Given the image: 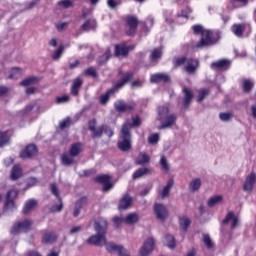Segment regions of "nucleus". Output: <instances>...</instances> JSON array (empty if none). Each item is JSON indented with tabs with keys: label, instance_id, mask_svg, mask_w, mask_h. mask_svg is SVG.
Segmentation results:
<instances>
[{
	"label": "nucleus",
	"instance_id": "obj_52",
	"mask_svg": "<svg viewBox=\"0 0 256 256\" xmlns=\"http://www.w3.org/2000/svg\"><path fill=\"white\" fill-rule=\"evenodd\" d=\"M85 205H87V197H82L78 201H76L74 207H76L78 209H83V207H85Z\"/></svg>",
	"mask_w": 256,
	"mask_h": 256
},
{
	"label": "nucleus",
	"instance_id": "obj_6",
	"mask_svg": "<svg viewBox=\"0 0 256 256\" xmlns=\"http://www.w3.org/2000/svg\"><path fill=\"white\" fill-rule=\"evenodd\" d=\"M31 225H33V221L26 219L22 222H18L13 225L11 229L12 235H19L21 231H24V233H27V231H31Z\"/></svg>",
	"mask_w": 256,
	"mask_h": 256
},
{
	"label": "nucleus",
	"instance_id": "obj_63",
	"mask_svg": "<svg viewBox=\"0 0 256 256\" xmlns=\"http://www.w3.org/2000/svg\"><path fill=\"white\" fill-rule=\"evenodd\" d=\"M35 107H37V104H29V105H27V106L24 108V110H23L24 115H27L28 113H31V111H32Z\"/></svg>",
	"mask_w": 256,
	"mask_h": 256
},
{
	"label": "nucleus",
	"instance_id": "obj_30",
	"mask_svg": "<svg viewBox=\"0 0 256 256\" xmlns=\"http://www.w3.org/2000/svg\"><path fill=\"white\" fill-rule=\"evenodd\" d=\"M36 83H39V78L32 76L21 81L20 85L21 87H29L31 85H36Z\"/></svg>",
	"mask_w": 256,
	"mask_h": 256
},
{
	"label": "nucleus",
	"instance_id": "obj_48",
	"mask_svg": "<svg viewBox=\"0 0 256 256\" xmlns=\"http://www.w3.org/2000/svg\"><path fill=\"white\" fill-rule=\"evenodd\" d=\"M58 200H59V205L52 206L50 208L51 213H61V211H63V199L58 198Z\"/></svg>",
	"mask_w": 256,
	"mask_h": 256
},
{
	"label": "nucleus",
	"instance_id": "obj_13",
	"mask_svg": "<svg viewBox=\"0 0 256 256\" xmlns=\"http://www.w3.org/2000/svg\"><path fill=\"white\" fill-rule=\"evenodd\" d=\"M256 175L255 173H251L246 177V180L243 185V191H247L251 193L253 191V187L255 186Z\"/></svg>",
	"mask_w": 256,
	"mask_h": 256
},
{
	"label": "nucleus",
	"instance_id": "obj_20",
	"mask_svg": "<svg viewBox=\"0 0 256 256\" xmlns=\"http://www.w3.org/2000/svg\"><path fill=\"white\" fill-rule=\"evenodd\" d=\"M57 241V234L55 232H46L42 237V243L44 245H53Z\"/></svg>",
	"mask_w": 256,
	"mask_h": 256
},
{
	"label": "nucleus",
	"instance_id": "obj_17",
	"mask_svg": "<svg viewBox=\"0 0 256 256\" xmlns=\"http://www.w3.org/2000/svg\"><path fill=\"white\" fill-rule=\"evenodd\" d=\"M131 203H133V198L129 196V194H125L119 202L118 209L120 211H125V209H129V207H131Z\"/></svg>",
	"mask_w": 256,
	"mask_h": 256
},
{
	"label": "nucleus",
	"instance_id": "obj_33",
	"mask_svg": "<svg viewBox=\"0 0 256 256\" xmlns=\"http://www.w3.org/2000/svg\"><path fill=\"white\" fill-rule=\"evenodd\" d=\"M243 31H245V25L243 24H234L232 26V32L236 37H243Z\"/></svg>",
	"mask_w": 256,
	"mask_h": 256
},
{
	"label": "nucleus",
	"instance_id": "obj_56",
	"mask_svg": "<svg viewBox=\"0 0 256 256\" xmlns=\"http://www.w3.org/2000/svg\"><path fill=\"white\" fill-rule=\"evenodd\" d=\"M111 178L109 177V175H100V176H97L95 181L97 183H103V185L105 183H108V181L110 180Z\"/></svg>",
	"mask_w": 256,
	"mask_h": 256
},
{
	"label": "nucleus",
	"instance_id": "obj_3",
	"mask_svg": "<svg viewBox=\"0 0 256 256\" xmlns=\"http://www.w3.org/2000/svg\"><path fill=\"white\" fill-rule=\"evenodd\" d=\"M117 147L122 153H129L132 149L131 144V130L126 125H122L120 131V141L117 143Z\"/></svg>",
	"mask_w": 256,
	"mask_h": 256
},
{
	"label": "nucleus",
	"instance_id": "obj_43",
	"mask_svg": "<svg viewBox=\"0 0 256 256\" xmlns=\"http://www.w3.org/2000/svg\"><path fill=\"white\" fill-rule=\"evenodd\" d=\"M63 51H65V46L61 45L58 49L54 51L52 54V59L54 61H59L61 59V55H63Z\"/></svg>",
	"mask_w": 256,
	"mask_h": 256
},
{
	"label": "nucleus",
	"instance_id": "obj_46",
	"mask_svg": "<svg viewBox=\"0 0 256 256\" xmlns=\"http://www.w3.org/2000/svg\"><path fill=\"white\" fill-rule=\"evenodd\" d=\"M71 123H73V120H71V117H66L60 122L59 127L63 131V129H67V127H71Z\"/></svg>",
	"mask_w": 256,
	"mask_h": 256
},
{
	"label": "nucleus",
	"instance_id": "obj_36",
	"mask_svg": "<svg viewBox=\"0 0 256 256\" xmlns=\"http://www.w3.org/2000/svg\"><path fill=\"white\" fill-rule=\"evenodd\" d=\"M22 175V170L21 167L19 165H15L12 168V172H11V179L12 181H17V179H19V177H21Z\"/></svg>",
	"mask_w": 256,
	"mask_h": 256
},
{
	"label": "nucleus",
	"instance_id": "obj_15",
	"mask_svg": "<svg viewBox=\"0 0 256 256\" xmlns=\"http://www.w3.org/2000/svg\"><path fill=\"white\" fill-rule=\"evenodd\" d=\"M197 67H199V61L195 59H187L186 66L184 67L186 73L193 74L197 71Z\"/></svg>",
	"mask_w": 256,
	"mask_h": 256
},
{
	"label": "nucleus",
	"instance_id": "obj_57",
	"mask_svg": "<svg viewBox=\"0 0 256 256\" xmlns=\"http://www.w3.org/2000/svg\"><path fill=\"white\" fill-rule=\"evenodd\" d=\"M185 63H187V58L185 57L175 58L174 60L175 67H181V65H185Z\"/></svg>",
	"mask_w": 256,
	"mask_h": 256
},
{
	"label": "nucleus",
	"instance_id": "obj_64",
	"mask_svg": "<svg viewBox=\"0 0 256 256\" xmlns=\"http://www.w3.org/2000/svg\"><path fill=\"white\" fill-rule=\"evenodd\" d=\"M107 5L110 7V9H115L119 6V3L115 0H107Z\"/></svg>",
	"mask_w": 256,
	"mask_h": 256
},
{
	"label": "nucleus",
	"instance_id": "obj_18",
	"mask_svg": "<svg viewBox=\"0 0 256 256\" xmlns=\"http://www.w3.org/2000/svg\"><path fill=\"white\" fill-rule=\"evenodd\" d=\"M130 79H133V72H128L124 75V77L117 82L114 87L112 89H110L111 91H118V89H121Z\"/></svg>",
	"mask_w": 256,
	"mask_h": 256
},
{
	"label": "nucleus",
	"instance_id": "obj_38",
	"mask_svg": "<svg viewBox=\"0 0 256 256\" xmlns=\"http://www.w3.org/2000/svg\"><path fill=\"white\" fill-rule=\"evenodd\" d=\"M9 141H11L9 134H7V132L0 131V148L5 147V145H9Z\"/></svg>",
	"mask_w": 256,
	"mask_h": 256
},
{
	"label": "nucleus",
	"instance_id": "obj_41",
	"mask_svg": "<svg viewBox=\"0 0 256 256\" xmlns=\"http://www.w3.org/2000/svg\"><path fill=\"white\" fill-rule=\"evenodd\" d=\"M160 167L162 171H165V173H169V162L167 161V157H165V155H162L160 158Z\"/></svg>",
	"mask_w": 256,
	"mask_h": 256
},
{
	"label": "nucleus",
	"instance_id": "obj_53",
	"mask_svg": "<svg viewBox=\"0 0 256 256\" xmlns=\"http://www.w3.org/2000/svg\"><path fill=\"white\" fill-rule=\"evenodd\" d=\"M207 95H209V91L208 90H205V89H202V90H199L198 91V103H201L205 97H207Z\"/></svg>",
	"mask_w": 256,
	"mask_h": 256
},
{
	"label": "nucleus",
	"instance_id": "obj_40",
	"mask_svg": "<svg viewBox=\"0 0 256 256\" xmlns=\"http://www.w3.org/2000/svg\"><path fill=\"white\" fill-rule=\"evenodd\" d=\"M222 201H223V196L221 195L214 196L208 200L207 205L208 207H215V205H218V203H221Z\"/></svg>",
	"mask_w": 256,
	"mask_h": 256
},
{
	"label": "nucleus",
	"instance_id": "obj_31",
	"mask_svg": "<svg viewBox=\"0 0 256 256\" xmlns=\"http://www.w3.org/2000/svg\"><path fill=\"white\" fill-rule=\"evenodd\" d=\"M74 156H71L70 154L64 153L61 155V161L62 165H65L66 167H69V165H73L75 163V159H73Z\"/></svg>",
	"mask_w": 256,
	"mask_h": 256
},
{
	"label": "nucleus",
	"instance_id": "obj_51",
	"mask_svg": "<svg viewBox=\"0 0 256 256\" xmlns=\"http://www.w3.org/2000/svg\"><path fill=\"white\" fill-rule=\"evenodd\" d=\"M253 89V82L251 80H243V90L245 93H249Z\"/></svg>",
	"mask_w": 256,
	"mask_h": 256
},
{
	"label": "nucleus",
	"instance_id": "obj_10",
	"mask_svg": "<svg viewBox=\"0 0 256 256\" xmlns=\"http://www.w3.org/2000/svg\"><path fill=\"white\" fill-rule=\"evenodd\" d=\"M154 213L157 219H159L160 221H165V219H167V207H165V205L163 204L156 203L154 205Z\"/></svg>",
	"mask_w": 256,
	"mask_h": 256
},
{
	"label": "nucleus",
	"instance_id": "obj_1",
	"mask_svg": "<svg viewBox=\"0 0 256 256\" xmlns=\"http://www.w3.org/2000/svg\"><path fill=\"white\" fill-rule=\"evenodd\" d=\"M107 220L100 218L94 222L95 235L90 236L87 239L89 245H95L96 247H105L107 245Z\"/></svg>",
	"mask_w": 256,
	"mask_h": 256
},
{
	"label": "nucleus",
	"instance_id": "obj_11",
	"mask_svg": "<svg viewBox=\"0 0 256 256\" xmlns=\"http://www.w3.org/2000/svg\"><path fill=\"white\" fill-rule=\"evenodd\" d=\"M229 67H231V61L227 59H221L211 64V68L214 69V71H227Z\"/></svg>",
	"mask_w": 256,
	"mask_h": 256
},
{
	"label": "nucleus",
	"instance_id": "obj_61",
	"mask_svg": "<svg viewBox=\"0 0 256 256\" xmlns=\"http://www.w3.org/2000/svg\"><path fill=\"white\" fill-rule=\"evenodd\" d=\"M103 133L107 135V137H111L113 135V129L107 125H102Z\"/></svg>",
	"mask_w": 256,
	"mask_h": 256
},
{
	"label": "nucleus",
	"instance_id": "obj_35",
	"mask_svg": "<svg viewBox=\"0 0 256 256\" xmlns=\"http://www.w3.org/2000/svg\"><path fill=\"white\" fill-rule=\"evenodd\" d=\"M123 125H125L127 129H129V127H141V118H139V116L132 117V122L128 120Z\"/></svg>",
	"mask_w": 256,
	"mask_h": 256
},
{
	"label": "nucleus",
	"instance_id": "obj_5",
	"mask_svg": "<svg viewBox=\"0 0 256 256\" xmlns=\"http://www.w3.org/2000/svg\"><path fill=\"white\" fill-rule=\"evenodd\" d=\"M18 195L19 192L15 189L9 190L6 193L3 211H11L15 209V199H17Z\"/></svg>",
	"mask_w": 256,
	"mask_h": 256
},
{
	"label": "nucleus",
	"instance_id": "obj_29",
	"mask_svg": "<svg viewBox=\"0 0 256 256\" xmlns=\"http://www.w3.org/2000/svg\"><path fill=\"white\" fill-rule=\"evenodd\" d=\"M149 161H151L149 155L145 152H141L136 159V165H147Z\"/></svg>",
	"mask_w": 256,
	"mask_h": 256
},
{
	"label": "nucleus",
	"instance_id": "obj_27",
	"mask_svg": "<svg viewBox=\"0 0 256 256\" xmlns=\"http://www.w3.org/2000/svg\"><path fill=\"white\" fill-rule=\"evenodd\" d=\"M97 22L95 19H88L81 25V31H91V29H96Z\"/></svg>",
	"mask_w": 256,
	"mask_h": 256
},
{
	"label": "nucleus",
	"instance_id": "obj_25",
	"mask_svg": "<svg viewBox=\"0 0 256 256\" xmlns=\"http://www.w3.org/2000/svg\"><path fill=\"white\" fill-rule=\"evenodd\" d=\"M173 184H174L173 179L168 180L166 186L159 193L161 199H165L166 197H169V193L171 191V188L173 187Z\"/></svg>",
	"mask_w": 256,
	"mask_h": 256
},
{
	"label": "nucleus",
	"instance_id": "obj_39",
	"mask_svg": "<svg viewBox=\"0 0 256 256\" xmlns=\"http://www.w3.org/2000/svg\"><path fill=\"white\" fill-rule=\"evenodd\" d=\"M161 55H163V51L161 50V48H155L151 52L150 59L151 61H159V59H161Z\"/></svg>",
	"mask_w": 256,
	"mask_h": 256
},
{
	"label": "nucleus",
	"instance_id": "obj_9",
	"mask_svg": "<svg viewBox=\"0 0 256 256\" xmlns=\"http://www.w3.org/2000/svg\"><path fill=\"white\" fill-rule=\"evenodd\" d=\"M37 146L35 144H29L26 148L20 153L21 159H33L37 157Z\"/></svg>",
	"mask_w": 256,
	"mask_h": 256
},
{
	"label": "nucleus",
	"instance_id": "obj_42",
	"mask_svg": "<svg viewBox=\"0 0 256 256\" xmlns=\"http://www.w3.org/2000/svg\"><path fill=\"white\" fill-rule=\"evenodd\" d=\"M165 241L169 249H175L176 243H175V237L173 235L167 234L165 237Z\"/></svg>",
	"mask_w": 256,
	"mask_h": 256
},
{
	"label": "nucleus",
	"instance_id": "obj_32",
	"mask_svg": "<svg viewBox=\"0 0 256 256\" xmlns=\"http://www.w3.org/2000/svg\"><path fill=\"white\" fill-rule=\"evenodd\" d=\"M37 205L36 200H29L25 203L24 208H23V214L27 215L29 212L33 211V208Z\"/></svg>",
	"mask_w": 256,
	"mask_h": 256
},
{
	"label": "nucleus",
	"instance_id": "obj_12",
	"mask_svg": "<svg viewBox=\"0 0 256 256\" xmlns=\"http://www.w3.org/2000/svg\"><path fill=\"white\" fill-rule=\"evenodd\" d=\"M151 83H171V77L165 73L153 74L150 77Z\"/></svg>",
	"mask_w": 256,
	"mask_h": 256
},
{
	"label": "nucleus",
	"instance_id": "obj_58",
	"mask_svg": "<svg viewBox=\"0 0 256 256\" xmlns=\"http://www.w3.org/2000/svg\"><path fill=\"white\" fill-rule=\"evenodd\" d=\"M58 5L64 7V9H69V7H73V2L71 0H61L58 2Z\"/></svg>",
	"mask_w": 256,
	"mask_h": 256
},
{
	"label": "nucleus",
	"instance_id": "obj_16",
	"mask_svg": "<svg viewBox=\"0 0 256 256\" xmlns=\"http://www.w3.org/2000/svg\"><path fill=\"white\" fill-rule=\"evenodd\" d=\"M114 108H115V111H117L118 113H125L127 111H133V105L126 104L121 100L118 102H115Z\"/></svg>",
	"mask_w": 256,
	"mask_h": 256
},
{
	"label": "nucleus",
	"instance_id": "obj_49",
	"mask_svg": "<svg viewBox=\"0 0 256 256\" xmlns=\"http://www.w3.org/2000/svg\"><path fill=\"white\" fill-rule=\"evenodd\" d=\"M203 243L207 249H213V241L211 240V236H209V234H203Z\"/></svg>",
	"mask_w": 256,
	"mask_h": 256
},
{
	"label": "nucleus",
	"instance_id": "obj_28",
	"mask_svg": "<svg viewBox=\"0 0 256 256\" xmlns=\"http://www.w3.org/2000/svg\"><path fill=\"white\" fill-rule=\"evenodd\" d=\"M124 223L126 225H135V223H139V214L137 213H130L124 218Z\"/></svg>",
	"mask_w": 256,
	"mask_h": 256
},
{
	"label": "nucleus",
	"instance_id": "obj_24",
	"mask_svg": "<svg viewBox=\"0 0 256 256\" xmlns=\"http://www.w3.org/2000/svg\"><path fill=\"white\" fill-rule=\"evenodd\" d=\"M83 85V80L81 78H76L71 87V94L74 95V97H77L79 95V89H81Z\"/></svg>",
	"mask_w": 256,
	"mask_h": 256
},
{
	"label": "nucleus",
	"instance_id": "obj_54",
	"mask_svg": "<svg viewBox=\"0 0 256 256\" xmlns=\"http://www.w3.org/2000/svg\"><path fill=\"white\" fill-rule=\"evenodd\" d=\"M148 143H150V145H157V143H159V134L155 133L150 135L148 137Z\"/></svg>",
	"mask_w": 256,
	"mask_h": 256
},
{
	"label": "nucleus",
	"instance_id": "obj_23",
	"mask_svg": "<svg viewBox=\"0 0 256 256\" xmlns=\"http://www.w3.org/2000/svg\"><path fill=\"white\" fill-rule=\"evenodd\" d=\"M81 151H83V146L81 145V143H74L69 149V155L70 157H79Z\"/></svg>",
	"mask_w": 256,
	"mask_h": 256
},
{
	"label": "nucleus",
	"instance_id": "obj_8",
	"mask_svg": "<svg viewBox=\"0 0 256 256\" xmlns=\"http://www.w3.org/2000/svg\"><path fill=\"white\" fill-rule=\"evenodd\" d=\"M88 129L91 131L92 139H99L103 137V126L97 128V120L93 119L88 122Z\"/></svg>",
	"mask_w": 256,
	"mask_h": 256
},
{
	"label": "nucleus",
	"instance_id": "obj_14",
	"mask_svg": "<svg viewBox=\"0 0 256 256\" xmlns=\"http://www.w3.org/2000/svg\"><path fill=\"white\" fill-rule=\"evenodd\" d=\"M229 221H232L231 229H236L237 225H239V218L237 216H235V213H233L231 211L228 212L226 217L223 219L222 223H223V225H227L229 223Z\"/></svg>",
	"mask_w": 256,
	"mask_h": 256
},
{
	"label": "nucleus",
	"instance_id": "obj_7",
	"mask_svg": "<svg viewBox=\"0 0 256 256\" xmlns=\"http://www.w3.org/2000/svg\"><path fill=\"white\" fill-rule=\"evenodd\" d=\"M139 26V20L135 16H128L126 18V27L128 29L126 30V35L128 37H133L137 31V27Z\"/></svg>",
	"mask_w": 256,
	"mask_h": 256
},
{
	"label": "nucleus",
	"instance_id": "obj_44",
	"mask_svg": "<svg viewBox=\"0 0 256 256\" xmlns=\"http://www.w3.org/2000/svg\"><path fill=\"white\" fill-rule=\"evenodd\" d=\"M23 73V70L19 67H15L11 69L10 75L8 76V79H17L19 75Z\"/></svg>",
	"mask_w": 256,
	"mask_h": 256
},
{
	"label": "nucleus",
	"instance_id": "obj_34",
	"mask_svg": "<svg viewBox=\"0 0 256 256\" xmlns=\"http://www.w3.org/2000/svg\"><path fill=\"white\" fill-rule=\"evenodd\" d=\"M149 173H151V169L139 168L136 172H134L133 179H141V177H144V175H149Z\"/></svg>",
	"mask_w": 256,
	"mask_h": 256
},
{
	"label": "nucleus",
	"instance_id": "obj_62",
	"mask_svg": "<svg viewBox=\"0 0 256 256\" xmlns=\"http://www.w3.org/2000/svg\"><path fill=\"white\" fill-rule=\"evenodd\" d=\"M192 29H193V32L195 35H199V33H201V35H203V31H205V29H203V26H201V25H194L192 27Z\"/></svg>",
	"mask_w": 256,
	"mask_h": 256
},
{
	"label": "nucleus",
	"instance_id": "obj_22",
	"mask_svg": "<svg viewBox=\"0 0 256 256\" xmlns=\"http://www.w3.org/2000/svg\"><path fill=\"white\" fill-rule=\"evenodd\" d=\"M114 55L116 57H127L129 55V48L125 45H116Z\"/></svg>",
	"mask_w": 256,
	"mask_h": 256
},
{
	"label": "nucleus",
	"instance_id": "obj_19",
	"mask_svg": "<svg viewBox=\"0 0 256 256\" xmlns=\"http://www.w3.org/2000/svg\"><path fill=\"white\" fill-rule=\"evenodd\" d=\"M105 247L108 253H118V255L125 249L123 245L115 244L114 242H107Z\"/></svg>",
	"mask_w": 256,
	"mask_h": 256
},
{
	"label": "nucleus",
	"instance_id": "obj_26",
	"mask_svg": "<svg viewBox=\"0 0 256 256\" xmlns=\"http://www.w3.org/2000/svg\"><path fill=\"white\" fill-rule=\"evenodd\" d=\"M190 193H197L201 189V178H195L189 183Z\"/></svg>",
	"mask_w": 256,
	"mask_h": 256
},
{
	"label": "nucleus",
	"instance_id": "obj_37",
	"mask_svg": "<svg viewBox=\"0 0 256 256\" xmlns=\"http://www.w3.org/2000/svg\"><path fill=\"white\" fill-rule=\"evenodd\" d=\"M111 59V49H107L105 53L98 58V65H105Z\"/></svg>",
	"mask_w": 256,
	"mask_h": 256
},
{
	"label": "nucleus",
	"instance_id": "obj_50",
	"mask_svg": "<svg viewBox=\"0 0 256 256\" xmlns=\"http://www.w3.org/2000/svg\"><path fill=\"white\" fill-rule=\"evenodd\" d=\"M179 223L181 229H183V231H187V229H189V225H191V220H189V218H181Z\"/></svg>",
	"mask_w": 256,
	"mask_h": 256
},
{
	"label": "nucleus",
	"instance_id": "obj_21",
	"mask_svg": "<svg viewBox=\"0 0 256 256\" xmlns=\"http://www.w3.org/2000/svg\"><path fill=\"white\" fill-rule=\"evenodd\" d=\"M183 93V105L184 109H187V107L191 105V101L193 100V92L189 88H183Z\"/></svg>",
	"mask_w": 256,
	"mask_h": 256
},
{
	"label": "nucleus",
	"instance_id": "obj_45",
	"mask_svg": "<svg viewBox=\"0 0 256 256\" xmlns=\"http://www.w3.org/2000/svg\"><path fill=\"white\" fill-rule=\"evenodd\" d=\"M84 75H86V77H93L94 79L99 77V74H97V70L94 67L87 68L84 71Z\"/></svg>",
	"mask_w": 256,
	"mask_h": 256
},
{
	"label": "nucleus",
	"instance_id": "obj_55",
	"mask_svg": "<svg viewBox=\"0 0 256 256\" xmlns=\"http://www.w3.org/2000/svg\"><path fill=\"white\" fill-rule=\"evenodd\" d=\"M219 119L221 121H231V119H233V114L230 113V112L220 113L219 114Z\"/></svg>",
	"mask_w": 256,
	"mask_h": 256
},
{
	"label": "nucleus",
	"instance_id": "obj_60",
	"mask_svg": "<svg viewBox=\"0 0 256 256\" xmlns=\"http://www.w3.org/2000/svg\"><path fill=\"white\" fill-rule=\"evenodd\" d=\"M113 221H114V225H115L116 229H119V227H121V223H124L125 218L123 219L119 216H116V217H114Z\"/></svg>",
	"mask_w": 256,
	"mask_h": 256
},
{
	"label": "nucleus",
	"instance_id": "obj_4",
	"mask_svg": "<svg viewBox=\"0 0 256 256\" xmlns=\"http://www.w3.org/2000/svg\"><path fill=\"white\" fill-rule=\"evenodd\" d=\"M217 41H219V36L218 38H215L211 30H204L202 31L201 40L196 44V47L198 49L209 47V45H215Z\"/></svg>",
	"mask_w": 256,
	"mask_h": 256
},
{
	"label": "nucleus",
	"instance_id": "obj_2",
	"mask_svg": "<svg viewBox=\"0 0 256 256\" xmlns=\"http://www.w3.org/2000/svg\"><path fill=\"white\" fill-rule=\"evenodd\" d=\"M158 121H162L158 129H169V127L175 125L177 116L175 114H169V107L160 106L158 107Z\"/></svg>",
	"mask_w": 256,
	"mask_h": 256
},
{
	"label": "nucleus",
	"instance_id": "obj_47",
	"mask_svg": "<svg viewBox=\"0 0 256 256\" xmlns=\"http://www.w3.org/2000/svg\"><path fill=\"white\" fill-rule=\"evenodd\" d=\"M114 90H108L107 93L103 94L100 97V103L101 105H106V103L109 101V97H111V95H113Z\"/></svg>",
	"mask_w": 256,
	"mask_h": 256
},
{
	"label": "nucleus",
	"instance_id": "obj_59",
	"mask_svg": "<svg viewBox=\"0 0 256 256\" xmlns=\"http://www.w3.org/2000/svg\"><path fill=\"white\" fill-rule=\"evenodd\" d=\"M50 191H51L52 195H54L55 197H57V199H61V198L59 197V189L57 188V185L51 184V185H50Z\"/></svg>",
	"mask_w": 256,
	"mask_h": 256
}]
</instances>
